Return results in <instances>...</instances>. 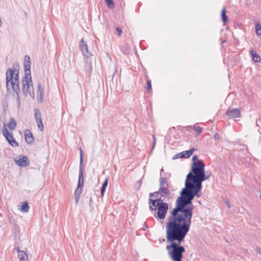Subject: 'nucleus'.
<instances>
[{
  "label": "nucleus",
  "instance_id": "23",
  "mask_svg": "<svg viewBox=\"0 0 261 261\" xmlns=\"http://www.w3.org/2000/svg\"><path fill=\"white\" fill-rule=\"evenodd\" d=\"M35 117L36 119V121H39L41 119V115L39 110H36L35 112Z\"/></svg>",
  "mask_w": 261,
  "mask_h": 261
},
{
  "label": "nucleus",
  "instance_id": "20",
  "mask_svg": "<svg viewBox=\"0 0 261 261\" xmlns=\"http://www.w3.org/2000/svg\"><path fill=\"white\" fill-rule=\"evenodd\" d=\"M251 54L252 56V59L255 62H259L260 58L259 56L253 50L251 51Z\"/></svg>",
  "mask_w": 261,
  "mask_h": 261
},
{
  "label": "nucleus",
  "instance_id": "17",
  "mask_svg": "<svg viewBox=\"0 0 261 261\" xmlns=\"http://www.w3.org/2000/svg\"><path fill=\"white\" fill-rule=\"evenodd\" d=\"M18 257L20 261H29L28 254L24 251L23 252H20V253L18 254Z\"/></svg>",
  "mask_w": 261,
  "mask_h": 261
},
{
  "label": "nucleus",
  "instance_id": "37",
  "mask_svg": "<svg viewBox=\"0 0 261 261\" xmlns=\"http://www.w3.org/2000/svg\"><path fill=\"white\" fill-rule=\"evenodd\" d=\"M214 138L215 139H219L220 138V136L218 134H215L214 136Z\"/></svg>",
  "mask_w": 261,
  "mask_h": 261
},
{
  "label": "nucleus",
  "instance_id": "26",
  "mask_svg": "<svg viewBox=\"0 0 261 261\" xmlns=\"http://www.w3.org/2000/svg\"><path fill=\"white\" fill-rule=\"evenodd\" d=\"M221 15H222V21L224 22H226L227 20V17H226V15H225V10L224 8L223 9V10L222 11Z\"/></svg>",
  "mask_w": 261,
  "mask_h": 261
},
{
  "label": "nucleus",
  "instance_id": "16",
  "mask_svg": "<svg viewBox=\"0 0 261 261\" xmlns=\"http://www.w3.org/2000/svg\"><path fill=\"white\" fill-rule=\"evenodd\" d=\"M29 206L27 202H23L21 203V205H20V208H19V210L22 212H28L29 210Z\"/></svg>",
  "mask_w": 261,
  "mask_h": 261
},
{
  "label": "nucleus",
  "instance_id": "25",
  "mask_svg": "<svg viewBox=\"0 0 261 261\" xmlns=\"http://www.w3.org/2000/svg\"><path fill=\"white\" fill-rule=\"evenodd\" d=\"M108 8H113L114 7V3L113 0H105Z\"/></svg>",
  "mask_w": 261,
  "mask_h": 261
},
{
  "label": "nucleus",
  "instance_id": "12",
  "mask_svg": "<svg viewBox=\"0 0 261 261\" xmlns=\"http://www.w3.org/2000/svg\"><path fill=\"white\" fill-rule=\"evenodd\" d=\"M44 93L43 88L41 86V84H39L37 86V94L38 97V101L39 102H42L43 101Z\"/></svg>",
  "mask_w": 261,
  "mask_h": 261
},
{
  "label": "nucleus",
  "instance_id": "10",
  "mask_svg": "<svg viewBox=\"0 0 261 261\" xmlns=\"http://www.w3.org/2000/svg\"><path fill=\"white\" fill-rule=\"evenodd\" d=\"M226 114L229 118H239L241 116V111L239 109L228 110Z\"/></svg>",
  "mask_w": 261,
  "mask_h": 261
},
{
  "label": "nucleus",
  "instance_id": "29",
  "mask_svg": "<svg viewBox=\"0 0 261 261\" xmlns=\"http://www.w3.org/2000/svg\"><path fill=\"white\" fill-rule=\"evenodd\" d=\"M147 92L148 93L150 92V91L151 89V82L149 81H148L147 82Z\"/></svg>",
  "mask_w": 261,
  "mask_h": 261
},
{
  "label": "nucleus",
  "instance_id": "6",
  "mask_svg": "<svg viewBox=\"0 0 261 261\" xmlns=\"http://www.w3.org/2000/svg\"><path fill=\"white\" fill-rule=\"evenodd\" d=\"M2 134L6 138L9 143L14 147L18 146V144L15 141L13 135L12 133L9 132L6 127V124H4V126L2 129Z\"/></svg>",
  "mask_w": 261,
  "mask_h": 261
},
{
  "label": "nucleus",
  "instance_id": "21",
  "mask_svg": "<svg viewBox=\"0 0 261 261\" xmlns=\"http://www.w3.org/2000/svg\"><path fill=\"white\" fill-rule=\"evenodd\" d=\"M255 32L257 36L261 38V25L258 23L255 25Z\"/></svg>",
  "mask_w": 261,
  "mask_h": 261
},
{
  "label": "nucleus",
  "instance_id": "42",
  "mask_svg": "<svg viewBox=\"0 0 261 261\" xmlns=\"http://www.w3.org/2000/svg\"><path fill=\"white\" fill-rule=\"evenodd\" d=\"M260 199H261V195H260Z\"/></svg>",
  "mask_w": 261,
  "mask_h": 261
},
{
  "label": "nucleus",
  "instance_id": "3",
  "mask_svg": "<svg viewBox=\"0 0 261 261\" xmlns=\"http://www.w3.org/2000/svg\"><path fill=\"white\" fill-rule=\"evenodd\" d=\"M6 87L8 91L12 89L15 91L17 95L18 103H20L19 71L17 70L11 68H9L7 70L6 72Z\"/></svg>",
  "mask_w": 261,
  "mask_h": 261
},
{
  "label": "nucleus",
  "instance_id": "22",
  "mask_svg": "<svg viewBox=\"0 0 261 261\" xmlns=\"http://www.w3.org/2000/svg\"><path fill=\"white\" fill-rule=\"evenodd\" d=\"M167 187L168 186H160V191L165 195L169 194V190Z\"/></svg>",
  "mask_w": 261,
  "mask_h": 261
},
{
  "label": "nucleus",
  "instance_id": "9",
  "mask_svg": "<svg viewBox=\"0 0 261 261\" xmlns=\"http://www.w3.org/2000/svg\"><path fill=\"white\" fill-rule=\"evenodd\" d=\"M14 161L18 166L21 167H27L29 165V160L25 156L16 158L14 159Z\"/></svg>",
  "mask_w": 261,
  "mask_h": 261
},
{
  "label": "nucleus",
  "instance_id": "36",
  "mask_svg": "<svg viewBox=\"0 0 261 261\" xmlns=\"http://www.w3.org/2000/svg\"><path fill=\"white\" fill-rule=\"evenodd\" d=\"M225 205H226L228 208H230V203H229V201H228L226 200V201H225Z\"/></svg>",
  "mask_w": 261,
  "mask_h": 261
},
{
  "label": "nucleus",
  "instance_id": "2",
  "mask_svg": "<svg viewBox=\"0 0 261 261\" xmlns=\"http://www.w3.org/2000/svg\"><path fill=\"white\" fill-rule=\"evenodd\" d=\"M204 164L194 155L192 158L191 171L187 174L185 180V187L180 192V196L176 200V204L190 206L193 205L192 200L195 196L199 197L202 189V181L211 176L208 172H204Z\"/></svg>",
  "mask_w": 261,
  "mask_h": 261
},
{
  "label": "nucleus",
  "instance_id": "18",
  "mask_svg": "<svg viewBox=\"0 0 261 261\" xmlns=\"http://www.w3.org/2000/svg\"><path fill=\"white\" fill-rule=\"evenodd\" d=\"M16 125L17 124L15 120L12 118H10L8 125V127L11 130L14 129L16 128Z\"/></svg>",
  "mask_w": 261,
  "mask_h": 261
},
{
  "label": "nucleus",
  "instance_id": "31",
  "mask_svg": "<svg viewBox=\"0 0 261 261\" xmlns=\"http://www.w3.org/2000/svg\"><path fill=\"white\" fill-rule=\"evenodd\" d=\"M158 193H150V198H156L158 197Z\"/></svg>",
  "mask_w": 261,
  "mask_h": 261
},
{
  "label": "nucleus",
  "instance_id": "24",
  "mask_svg": "<svg viewBox=\"0 0 261 261\" xmlns=\"http://www.w3.org/2000/svg\"><path fill=\"white\" fill-rule=\"evenodd\" d=\"M83 187V186L77 185V188H76V190L75 191L74 195H75V196L78 195L79 196H80L81 194L82 191Z\"/></svg>",
  "mask_w": 261,
  "mask_h": 261
},
{
  "label": "nucleus",
  "instance_id": "30",
  "mask_svg": "<svg viewBox=\"0 0 261 261\" xmlns=\"http://www.w3.org/2000/svg\"><path fill=\"white\" fill-rule=\"evenodd\" d=\"M141 184H142V181L141 180H139V181H138L135 185L136 189H140V188L141 186Z\"/></svg>",
  "mask_w": 261,
  "mask_h": 261
},
{
  "label": "nucleus",
  "instance_id": "4",
  "mask_svg": "<svg viewBox=\"0 0 261 261\" xmlns=\"http://www.w3.org/2000/svg\"><path fill=\"white\" fill-rule=\"evenodd\" d=\"M22 92L25 96H31L32 99L35 98L34 89L33 85L32 76H24L22 82Z\"/></svg>",
  "mask_w": 261,
  "mask_h": 261
},
{
  "label": "nucleus",
  "instance_id": "33",
  "mask_svg": "<svg viewBox=\"0 0 261 261\" xmlns=\"http://www.w3.org/2000/svg\"><path fill=\"white\" fill-rule=\"evenodd\" d=\"M116 30L118 32V35L120 36L121 35V33H122V31H121V29L119 28H116Z\"/></svg>",
  "mask_w": 261,
  "mask_h": 261
},
{
  "label": "nucleus",
  "instance_id": "14",
  "mask_svg": "<svg viewBox=\"0 0 261 261\" xmlns=\"http://www.w3.org/2000/svg\"><path fill=\"white\" fill-rule=\"evenodd\" d=\"M149 207L150 209L152 210H155L157 208H158V202L156 203V201H159V199L158 198H156V199H152L151 198H149Z\"/></svg>",
  "mask_w": 261,
  "mask_h": 261
},
{
  "label": "nucleus",
  "instance_id": "5",
  "mask_svg": "<svg viewBox=\"0 0 261 261\" xmlns=\"http://www.w3.org/2000/svg\"><path fill=\"white\" fill-rule=\"evenodd\" d=\"M168 210V204L165 202L158 201L157 216L160 219H164Z\"/></svg>",
  "mask_w": 261,
  "mask_h": 261
},
{
  "label": "nucleus",
  "instance_id": "27",
  "mask_svg": "<svg viewBox=\"0 0 261 261\" xmlns=\"http://www.w3.org/2000/svg\"><path fill=\"white\" fill-rule=\"evenodd\" d=\"M160 182V186H168L167 180L165 178H161Z\"/></svg>",
  "mask_w": 261,
  "mask_h": 261
},
{
  "label": "nucleus",
  "instance_id": "28",
  "mask_svg": "<svg viewBox=\"0 0 261 261\" xmlns=\"http://www.w3.org/2000/svg\"><path fill=\"white\" fill-rule=\"evenodd\" d=\"M36 122H37V125H38V128H39L41 130H43L44 126H43V123H42V120H40L37 121H36Z\"/></svg>",
  "mask_w": 261,
  "mask_h": 261
},
{
  "label": "nucleus",
  "instance_id": "7",
  "mask_svg": "<svg viewBox=\"0 0 261 261\" xmlns=\"http://www.w3.org/2000/svg\"><path fill=\"white\" fill-rule=\"evenodd\" d=\"M80 45L83 56H85L87 58H90L92 55L89 51L87 43L84 41V39H82L81 41Z\"/></svg>",
  "mask_w": 261,
  "mask_h": 261
},
{
  "label": "nucleus",
  "instance_id": "41",
  "mask_svg": "<svg viewBox=\"0 0 261 261\" xmlns=\"http://www.w3.org/2000/svg\"><path fill=\"white\" fill-rule=\"evenodd\" d=\"M258 252H259V253H261V252H260V251L258 250Z\"/></svg>",
  "mask_w": 261,
  "mask_h": 261
},
{
  "label": "nucleus",
  "instance_id": "35",
  "mask_svg": "<svg viewBox=\"0 0 261 261\" xmlns=\"http://www.w3.org/2000/svg\"><path fill=\"white\" fill-rule=\"evenodd\" d=\"M80 196H79L78 195L77 196H75V203H78L79 199H80Z\"/></svg>",
  "mask_w": 261,
  "mask_h": 261
},
{
  "label": "nucleus",
  "instance_id": "32",
  "mask_svg": "<svg viewBox=\"0 0 261 261\" xmlns=\"http://www.w3.org/2000/svg\"><path fill=\"white\" fill-rule=\"evenodd\" d=\"M24 62H30V58L29 56H25L24 57Z\"/></svg>",
  "mask_w": 261,
  "mask_h": 261
},
{
  "label": "nucleus",
  "instance_id": "34",
  "mask_svg": "<svg viewBox=\"0 0 261 261\" xmlns=\"http://www.w3.org/2000/svg\"><path fill=\"white\" fill-rule=\"evenodd\" d=\"M195 130L198 134H200L201 133V129L200 127L196 128Z\"/></svg>",
  "mask_w": 261,
  "mask_h": 261
},
{
  "label": "nucleus",
  "instance_id": "40",
  "mask_svg": "<svg viewBox=\"0 0 261 261\" xmlns=\"http://www.w3.org/2000/svg\"><path fill=\"white\" fill-rule=\"evenodd\" d=\"M161 172H163V169H162L161 170Z\"/></svg>",
  "mask_w": 261,
  "mask_h": 261
},
{
  "label": "nucleus",
  "instance_id": "19",
  "mask_svg": "<svg viewBox=\"0 0 261 261\" xmlns=\"http://www.w3.org/2000/svg\"><path fill=\"white\" fill-rule=\"evenodd\" d=\"M108 180H109L108 178H106L104 182L103 183V184L102 185L101 191H100V194H101V195L102 197L103 196L104 193L105 192V190H106L107 187L108 186Z\"/></svg>",
  "mask_w": 261,
  "mask_h": 261
},
{
  "label": "nucleus",
  "instance_id": "15",
  "mask_svg": "<svg viewBox=\"0 0 261 261\" xmlns=\"http://www.w3.org/2000/svg\"><path fill=\"white\" fill-rule=\"evenodd\" d=\"M24 76L31 75V63L30 62H24Z\"/></svg>",
  "mask_w": 261,
  "mask_h": 261
},
{
  "label": "nucleus",
  "instance_id": "8",
  "mask_svg": "<svg viewBox=\"0 0 261 261\" xmlns=\"http://www.w3.org/2000/svg\"><path fill=\"white\" fill-rule=\"evenodd\" d=\"M83 163V156L82 154V150L80 149V174L79 177L78 186H83L84 185V174L82 170V165Z\"/></svg>",
  "mask_w": 261,
  "mask_h": 261
},
{
  "label": "nucleus",
  "instance_id": "13",
  "mask_svg": "<svg viewBox=\"0 0 261 261\" xmlns=\"http://www.w3.org/2000/svg\"><path fill=\"white\" fill-rule=\"evenodd\" d=\"M24 137L26 142L29 144H32L34 142V138L32 133L29 130H25Z\"/></svg>",
  "mask_w": 261,
  "mask_h": 261
},
{
  "label": "nucleus",
  "instance_id": "11",
  "mask_svg": "<svg viewBox=\"0 0 261 261\" xmlns=\"http://www.w3.org/2000/svg\"><path fill=\"white\" fill-rule=\"evenodd\" d=\"M195 150V148H192L189 150L184 151L181 153H179L176 154V158H189L194 152Z\"/></svg>",
  "mask_w": 261,
  "mask_h": 261
},
{
  "label": "nucleus",
  "instance_id": "1",
  "mask_svg": "<svg viewBox=\"0 0 261 261\" xmlns=\"http://www.w3.org/2000/svg\"><path fill=\"white\" fill-rule=\"evenodd\" d=\"M193 205L190 206L176 204L166 223V239L170 243L166 247L172 261H181L185 248L180 245L189 230L193 215Z\"/></svg>",
  "mask_w": 261,
  "mask_h": 261
},
{
  "label": "nucleus",
  "instance_id": "39",
  "mask_svg": "<svg viewBox=\"0 0 261 261\" xmlns=\"http://www.w3.org/2000/svg\"><path fill=\"white\" fill-rule=\"evenodd\" d=\"M153 147H154L155 146V141H156V139L154 135L153 136Z\"/></svg>",
  "mask_w": 261,
  "mask_h": 261
},
{
  "label": "nucleus",
  "instance_id": "38",
  "mask_svg": "<svg viewBox=\"0 0 261 261\" xmlns=\"http://www.w3.org/2000/svg\"><path fill=\"white\" fill-rule=\"evenodd\" d=\"M15 250L18 252V254L20 253V252H23V251L20 250L19 249V247L15 248Z\"/></svg>",
  "mask_w": 261,
  "mask_h": 261
}]
</instances>
